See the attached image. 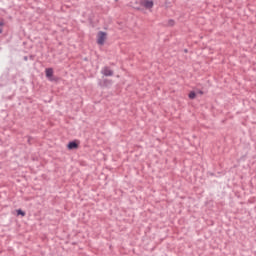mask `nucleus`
Here are the masks:
<instances>
[{
  "label": "nucleus",
  "instance_id": "1",
  "mask_svg": "<svg viewBox=\"0 0 256 256\" xmlns=\"http://www.w3.org/2000/svg\"><path fill=\"white\" fill-rule=\"evenodd\" d=\"M98 85L101 87V89L109 88L111 85H113V80L107 78L104 80H99Z\"/></svg>",
  "mask_w": 256,
  "mask_h": 256
},
{
  "label": "nucleus",
  "instance_id": "2",
  "mask_svg": "<svg viewBox=\"0 0 256 256\" xmlns=\"http://www.w3.org/2000/svg\"><path fill=\"white\" fill-rule=\"evenodd\" d=\"M105 39H107V32L100 31L97 35L98 45H105Z\"/></svg>",
  "mask_w": 256,
  "mask_h": 256
},
{
  "label": "nucleus",
  "instance_id": "3",
  "mask_svg": "<svg viewBox=\"0 0 256 256\" xmlns=\"http://www.w3.org/2000/svg\"><path fill=\"white\" fill-rule=\"evenodd\" d=\"M101 74L104 75V77H113L114 72L109 68V66H105L102 68Z\"/></svg>",
  "mask_w": 256,
  "mask_h": 256
},
{
  "label": "nucleus",
  "instance_id": "4",
  "mask_svg": "<svg viewBox=\"0 0 256 256\" xmlns=\"http://www.w3.org/2000/svg\"><path fill=\"white\" fill-rule=\"evenodd\" d=\"M140 5L145 9H153L154 2L153 0H141Z\"/></svg>",
  "mask_w": 256,
  "mask_h": 256
},
{
  "label": "nucleus",
  "instance_id": "5",
  "mask_svg": "<svg viewBox=\"0 0 256 256\" xmlns=\"http://www.w3.org/2000/svg\"><path fill=\"white\" fill-rule=\"evenodd\" d=\"M67 147L69 151H73V149H79V142H77V140L70 141Z\"/></svg>",
  "mask_w": 256,
  "mask_h": 256
},
{
  "label": "nucleus",
  "instance_id": "6",
  "mask_svg": "<svg viewBox=\"0 0 256 256\" xmlns=\"http://www.w3.org/2000/svg\"><path fill=\"white\" fill-rule=\"evenodd\" d=\"M46 77L49 81H54L53 79V68H46Z\"/></svg>",
  "mask_w": 256,
  "mask_h": 256
},
{
  "label": "nucleus",
  "instance_id": "7",
  "mask_svg": "<svg viewBox=\"0 0 256 256\" xmlns=\"http://www.w3.org/2000/svg\"><path fill=\"white\" fill-rule=\"evenodd\" d=\"M16 213L18 216L20 215L21 217H25V215H26L25 211H23L22 209L16 210Z\"/></svg>",
  "mask_w": 256,
  "mask_h": 256
},
{
  "label": "nucleus",
  "instance_id": "8",
  "mask_svg": "<svg viewBox=\"0 0 256 256\" xmlns=\"http://www.w3.org/2000/svg\"><path fill=\"white\" fill-rule=\"evenodd\" d=\"M189 99H195L197 97V94L195 93V91H191L188 95Z\"/></svg>",
  "mask_w": 256,
  "mask_h": 256
},
{
  "label": "nucleus",
  "instance_id": "9",
  "mask_svg": "<svg viewBox=\"0 0 256 256\" xmlns=\"http://www.w3.org/2000/svg\"><path fill=\"white\" fill-rule=\"evenodd\" d=\"M168 25L169 27H173V25H175V20L173 19L168 20Z\"/></svg>",
  "mask_w": 256,
  "mask_h": 256
},
{
  "label": "nucleus",
  "instance_id": "10",
  "mask_svg": "<svg viewBox=\"0 0 256 256\" xmlns=\"http://www.w3.org/2000/svg\"><path fill=\"white\" fill-rule=\"evenodd\" d=\"M29 59H30L31 61H33V60L35 59V56H34V55H30V56H29Z\"/></svg>",
  "mask_w": 256,
  "mask_h": 256
},
{
  "label": "nucleus",
  "instance_id": "11",
  "mask_svg": "<svg viewBox=\"0 0 256 256\" xmlns=\"http://www.w3.org/2000/svg\"><path fill=\"white\" fill-rule=\"evenodd\" d=\"M23 60H24V61H29V57H28V56H24V57H23Z\"/></svg>",
  "mask_w": 256,
  "mask_h": 256
},
{
  "label": "nucleus",
  "instance_id": "12",
  "mask_svg": "<svg viewBox=\"0 0 256 256\" xmlns=\"http://www.w3.org/2000/svg\"><path fill=\"white\" fill-rule=\"evenodd\" d=\"M3 25H5V22L2 20L0 21V27H3Z\"/></svg>",
  "mask_w": 256,
  "mask_h": 256
},
{
  "label": "nucleus",
  "instance_id": "13",
  "mask_svg": "<svg viewBox=\"0 0 256 256\" xmlns=\"http://www.w3.org/2000/svg\"><path fill=\"white\" fill-rule=\"evenodd\" d=\"M0 33H3V28H0Z\"/></svg>",
  "mask_w": 256,
  "mask_h": 256
},
{
  "label": "nucleus",
  "instance_id": "14",
  "mask_svg": "<svg viewBox=\"0 0 256 256\" xmlns=\"http://www.w3.org/2000/svg\"><path fill=\"white\" fill-rule=\"evenodd\" d=\"M200 94L203 95V91H200Z\"/></svg>",
  "mask_w": 256,
  "mask_h": 256
},
{
  "label": "nucleus",
  "instance_id": "15",
  "mask_svg": "<svg viewBox=\"0 0 256 256\" xmlns=\"http://www.w3.org/2000/svg\"><path fill=\"white\" fill-rule=\"evenodd\" d=\"M138 11L141 9V8H136Z\"/></svg>",
  "mask_w": 256,
  "mask_h": 256
}]
</instances>
